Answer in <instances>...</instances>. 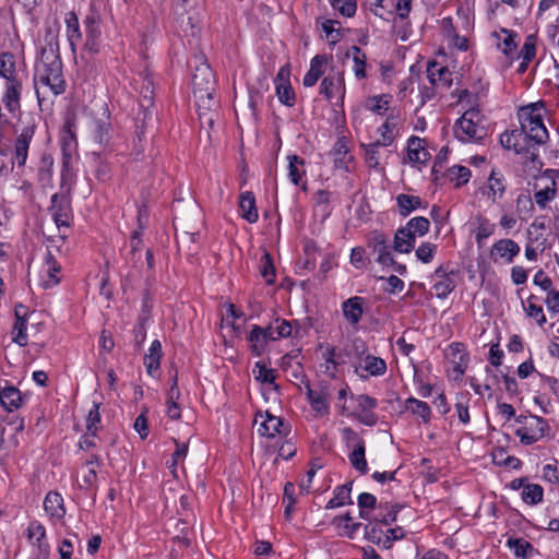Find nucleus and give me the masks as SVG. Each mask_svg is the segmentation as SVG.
Wrapping results in <instances>:
<instances>
[{
  "mask_svg": "<svg viewBox=\"0 0 559 559\" xmlns=\"http://www.w3.org/2000/svg\"><path fill=\"white\" fill-rule=\"evenodd\" d=\"M277 80L280 81L276 85L278 100L286 106H293L295 104V93L289 82L283 79V69L278 72Z\"/></svg>",
  "mask_w": 559,
  "mask_h": 559,
  "instance_id": "nucleus-40",
  "label": "nucleus"
},
{
  "mask_svg": "<svg viewBox=\"0 0 559 559\" xmlns=\"http://www.w3.org/2000/svg\"><path fill=\"white\" fill-rule=\"evenodd\" d=\"M507 182L503 174L499 170L492 169L487 179L486 186L483 188V194L497 203L504 195Z\"/></svg>",
  "mask_w": 559,
  "mask_h": 559,
  "instance_id": "nucleus-16",
  "label": "nucleus"
},
{
  "mask_svg": "<svg viewBox=\"0 0 559 559\" xmlns=\"http://www.w3.org/2000/svg\"><path fill=\"white\" fill-rule=\"evenodd\" d=\"M333 9L342 15L350 17L356 13V0H331Z\"/></svg>",
  "mask_w": 559,
  "mask_h": 559,
  "instance_id": "nucleus-62",
  "label": "nucleus"
},
{
  "mask_svg": "<svg viewBox=\"0 0 559 559\" xmlns=\"http://www.w3.org/2000/svg\"><path fill=\"white\" fill-rule=\"evenodd\" d=\"M430 157L429 152L425 148L423 141L417 136L409 138L407 142V158L413 165L425 164Z\"/></svg>",
  "mask_w": 559,
  "mask_h": 559,
  "instance_id": "nucleus-24",
  "label": "nucleus"
},
{
  "mask_svg": "<svg viewBox=\"0 0 559 559\" xmlns=\"http://www.w3.org/2000/svg\"><path fill=\"white\" fill-rule=\"evenodd\" d=\"M544 103H532L519 110V120L523 135L534 145L544 144L548 139V131L543 121Z\"/></svg>",
  "mask_w": 559,
  "mask_h": 559,
  "instance_id": "nucleus-2",
  "label": "nucleus"
},
{
  "mask_svg": "<svg viewBox=\"0 0 559 559\" xmlns=\"http://www.w3.org/2000/svg\"><path fill=\"white\" fill-rule=\"evenodd\" d=\"M353 347L356 354L357 361L354 364V372L361 380L369 377H381L386 372V362L384 359L367 354V346L365 342L357 337L353 341Z\"/></svg>",
  "mask_w": 559,
  "mask_h": 559,
  "instance_id": "nucleus-4",
  "label": "nucleus"
},
{
  "mask_svg": "<svg viewBox=\"0 0 559 559\" xmlns=\"http://www.w3.org/2000/svg\"><path fill=\"white\" fill-rule=\"evenodd\" d=\"M368 247L371 249V253L374 255L376 262L383 266L393 264V258L390 251V246L386 237L383 234L376 233L369 239Z\"/></svg>",
  "mask_w": 559,
  "mask_h": 559,
  "instance_id": "nucleus-15",
  "label": "nucleus"
},
{
  "mask_svg": "<svg viewBox=\"0 0 559 559\" xmlns=\"http://www.w3.org/2000/svg\"><path fill=\"white\" fill-rule=\"evenodd\" d=\"M262 421L259 425L258 433L262 437L274 438L275 436H287L290 432V427L281 417L274 416L269 412L265 415L259 413Z\"/></svg>",
  "mask_w": 559,
  "mask_h": 559,
  "instance_id": "nucleus-12",
  "label": "nucleus"
},
{
  "mask_svg": "<svg viewBox=\"0 0 559 559\" xmlns=\"http://www.w3.org/2000/svg\"><path fill=\"white\" fill-rule=\"evenodd\" d=\"M239 209L241 217L249 223H255L259 218L255 206V198L252 192L246 191L240 194Z\"/></svg>",
  "mask_w": 559,
  "mask_h": 559,
  "instance_id": "nucleus-27",
  "label": "nucleus"
},
{
  "mask_svg": "<svg viewBox=\"0 0 559 559\" xmlns=\"http://www.w3.org/2000/svg\"><path fill=\"white\" fill-rule=\"evenodd\" d=\"M415 239L405 227H401L395 233L393 248L400 253H408L414 249Z\"/></svg>",
  "mask_w": 559,
  "mask_h": 559,
  "instance_id": "nucleus-36",
  "label": "nucleus"
},
{
  "mask_svg": "<svg viewBox=\"0 0 559 559\" xmlns=\"http://www.w3.org/2000/svg\"><path fill=\"white\" fill-rule=\"evenodd\" d=\"M66 26H67V38L70 44V47L74 51L76 45L82 39V33L80 29L79 19L76 14L71 11L66 14L64 17Z\"/></svg>",
  "mask_w": 559,
  "mask_h": 559,
  "instance_id": "nucleus-30",
  "label": "nucleus"
},
{
  "mask_svg": "<svg viewBox=\"0 0 559 559\" xmlns=\"http://www.w3.org/2000/svg\"><path fill=\"white\" fill-rule=\"evenodd\" d=\"M0 76L4 79V81H10L13 79H22L17 69L15 57L11 52H1L0 53Z\"/></svg>",
  "mask_w": 559,
  "mask_h": 559,
  "instance_id": "nucleus-31",
  "label": "nucleus"
},
{
  "mask_svg": "<svg viewBox=\"0 0 559 559\" xmlns=\"http://www.w3.org/2000/svg\"><path fill=\"white\" fill-rule=\"evenodd\" d=\"M320 94L326 99H333L340 96L342 99L345 95V81L343 72L340 70L331 69L329 74L323 78L320 85Z\"/></svg>",
  "mask_w": 559,
  "mask_h": 559,
  "instance_id": "nucleus-13",
  "label": "nucleus"
},
{
  "mask_svg": "<svg viewBox=\"0 0 559 559\" xmlns=\"http://www.w3.org/2000/svg\"><path fill=\"white\" fill-rule=\"evenodd\" d=\"M44 509L51 518L61 520L66 514L62 496L57 491H49L44 500Z\"/></svg>",
  "mask_w": 559,
  "mask_h": 559,
  "instance_id": "nucleus-26",
  "label": "nucleus"
},
{
  "mask_svg": "<svg viewBox=\"0 0 559 559\" xmlns=\"http://www.w3.org/2000/svg\"><path fill=\"white\" fill-rule=\"evenodd\" d=\"M27 320L19 319L15 320L12 334H13V342L16 343L20 346H26L27 345Z\"/></svg>",
  "mask_w": 559,
  "mask_h": 559,
  "instance_id": "nucleus-60",
  "label": "nucleus"
},
{
  "mask_svg": "<svg viewBox=\"0 0 559 559\" xmlns=\"http://www.w3.org/2000/svg\"><path fill=\"white\" fill-rule=\"evenodd\" d=\"M23 123L24 126L22 127L14 144V158L19 167H23L26 163L29 144L37 127L34 118H29Z\"/></svg>",
  "mask_w": 559,
  "mask_h": 559,
  "instance_id": "nucleus-8",
  "label": "nucleus"
},
{
  "mask_svg": "<svg viewBox=\"0 0 559 559\" xmlns=\"http://www.w3.org/2000/svg\"><path fill=\"white\" fill-rule=\"evenodd\" d=\"M288 159V178L295 185L298 186L305 175V160L297 155H289Z\"/></svg>",
  "mask_w": 559,
  "mask_h": 559,
  "instance_id": "nucleus-44",
  "label": "nucleus"
},
{
  "mask_svg": "<svg viewBox=\"0 0 559 559\" xmlns=\"http://www.w3.org/2000/svg\"><path fill=\"white\" fill-rule=\"evenodd\" d=\"M330 388L322 382L318 388L306 384V397L317 416L323 417L330 414Z\"/></svg>",
  "mask_w": 559,
  "mask_h": 559,
  "instance_id": "nucleus-7",
  "label": "nucleus"
},
{
  "mask_svg": "<svg viewBox=\"0 0 559 559\" xmlns=\"http://www.w3.org/2000/svg\"><path fill=\"white\" fill-rule=\"evenodd\" d=\"M48 211L56 224L60 229L61 227H69L73 218L71 200L64 193H55L50 199V206Z\"/></svg>",
  "mask_w": 559,
  "mask_h": 559,
  "instance_id": "nucleus-6",
  "label": "nucleus"
},
{
  "mask_svg": "<svg viewBox=\"0 0 559 559\" xmlns=\"http://www.w3.org/2000/svg\"><path fill=\"white\" fill-rule=\"evenodd\" d=\"M34 81L35 84H41L49 88L55 96L66 92L67 83L63 78L59 45L57 38L51 34L46 35L45 43L40 46Z\"/></svg>",
  "mask_w": 559,
  "mask_h": 559,
  "instance_id": "nucleus-1",
  "label": "nucleus"
},
{
  "mask_svg": "<svg viewBox=\"0 0 559 559\" xmlns=\"http://www.w3.org/2000/svg\"><path fill=\"white\" fill-rule=\"evenodd\" d=\"M427 78L430 84L436 87L449 88L452 84V72L445 67H440L437 62L429 63Z\"/></svg>",
  "mask_w": 559,
  "mask_h": 559,
  "instance_id": "nucleus-20",
  "label": "nucleus"
},
{
  "mask_svg": "<svg viewBox=\"0 0 559 559\" xmlns=\"http://www.w3.org/2000/svg\"><path fill=\"white\" fill-rule=\"evenodd\" d=\"M396 202L399 205V212L404 217L408 216L413 211L423 205V201L419 197L403 193L397 195Z\"/></svg>",
  "mask_w": 559,
  "mask_h": 559,
  "instance_id": "nucleus-43",
  "label": "nucleus"
},
{
  "mask_svg": "<svg viewBox=\"0 0 559 559\" xmlns=\"http://www.w3.org/2000/svg\"><path fill=\"white\" fill-rule=\"evenodd\" d=\"M395 122L392 118H388L384 123H382L378 132L381 135V139L377 140V143H380L382 146H390L393 143V130L395 128Z\"/></svg>",
  "mask_w": 559,
  "mask_h": 559,
  "instance_id": "nucleus-55",
  "label": "nucleus"
},
{
  "mask_svg": "<svg viewBox=\"0 0 559 559\" xmlns=\"http://www.w3.org/2000/svg\"><path fill=\"white\" fill-rule=\"evenodd\" d=\"M343 433L346 436L347 440L355 441L354 449L348 455L352 466L360 474H366L369 468L366 461L365 441L349 427L344 428Z\"/></svg>",
  "mask_w": 559,
  "mask_h": 559,
  "instance_id": "nucleus-10",
  "label": "nucleus"
},
{
  "mask_svg": "<svg viewBox=\"0 0 559 559\" xmlns=\"http://www.w3.org/2000/svg\"><path fill=\"white\" fill-rule=\"evenodd\" d=\"M507 544L518 558L526 559L533 555V545L523 538H510Z\"/></svg>",
  "mask_w": 559,
  "mask_h": 559,
  "instance_id": "nucleus-47",
  "label": "nucleus"
},
{
  "mask_svg": "<svg viewBox=\"0 0 559 559\" xmlns=\"http://www.w3.org/2000/svg\"><path fill=\"white\" fill-rule=\"evenodd\" d=\"M455 138L463 143H478L488 135L485 117L476 108L466 110L454 123Z\"/></svg>",
  "mask_w": 559,
  "mask_h": 559,
  "instance_id": "nucleus-3",
  "label": "nucleus"
},
{
  "mask_svg": "<svg viewBox=\"0 0 559 559\" xmlns=\"http://www.w3.org/2000/svg\"><path fill=\"white\" fill-rule=\"evenodd\" d=\"M94 140L100 145L108 144L110 140V123L105 120L95 122Z\"/></svg>",
  "mask_w": 559,
  "mask_h": 559,
  "instance_id": "nucleus-57",
  "label": "nucleus"
},
{
  "mask_svg": "<svg viewBox=\"0 0 559 559\" xmlns=\"http://www.w3.org/2000/svg\"><path fill=\"white\" fill-rule=\"evenodd\" d=\"M22 396L19 389L13 385L0 390V404L8 412H13L21 406Z\"/></svg>",
  "mask_w": 559,
  "mask_h": 559,
  "instance_id": "nucleus-29",
  "label": "nucleus"
},
{
  "mask_svg": "<svg viewBox=\"0 0 559 559\" xmlns=\"http://www.w3.org/2000/svg\"><path fill=\"white\" fill-rule=\"evenodd\" d=\"M433 285L432 289L436 293L437 298H447L455 288V272L453 270L448 271L443 265L436 269L433 273Z\"/></svg>",
  "mask_w": 559,
  "mask_h": 559,
  "instance_id": "nucleus-14",
  "label": "nucleus"
},
{
  "mask_svg": "<svg viewBox=\"0 0 559 559\" xmlns=\"http://www.w3.org/2000/svg\"><path fill=\"white\" fill-rule=\"evenodd\" d=\"M379 524L380 523L374 520L373 523L365 525V536L369 542L382 546L385 549H390V540Z\"/></svg>",
  "mask_w": 559,
  "mask_h": 559,
  "instance_id": "nucleus-35",
  "label": "nucleus"
},
{
  "mask_svg": "<svg viewBox=\"0 0 559 559\" xmlns=\"http://www.w3.org/2000/svg\"><path fill=\"white\" fill-rule=\"evenodd\" d=\"M43 166L38 170V181L41 187H52V160L49 158L43 159Z\"/></svg>",
  "mask_w": 559,
  "mask_h": 559,
  "instance_id": "nucleus-63",
  "label": "nucleus"
},
{
  "mask_svg": "<svg viewBox=\"0 0 559 559\" xmlns=\"http://www.w3.org/2000/svg\"><path fill=\"white\" fill-rule=\"evenodd\" d=\"M391 96L389 95H376L367 98L365 108L377 115H384L390 105Z\"/></svg>",
  "mask_w": 559,
  "mask_h": 559,
  "instance_id": "nucleus-49",
  "label": "nucleus"
},
{
  "mask_svg": "<svg viewBox=\"0 0 559 559\" xmlns=\"http://www.w3.org/2000/svg\"><path fill=\"white\" fill-rule=\"evenodd\" d=\"M430 222L428 218L424 216H416L411 218L405 228L407 229V233H411L415 238L421 237L426 235L429 231Z\"/></svg>",
  "mask_w": 559,
  "mask_h": 559,
  "instance_id": "nucleus-51",
  "label": "nucleus"
},
{
  "mask_svg": "<svg viewBox=\"0 0 559 559\" xmlns=\"http://www.w3.org/2000/svg\"><path fill=\"white\" fill-rule=\"evenodd\" d=\"M252 373L257 381L271 384L274 391L280 392V385L275 383L276 373L274 369H269L263 362L258 361L254 365Z\"/></svg>",
  "mask_w": 559,
  "mask_h": 559,
  "instance_id": "nucleus-39",
  "label": "nucleus"
},
{
  "mask_svg": "<svg viewBox=\"0 0 559 559\" xmlns=\"http://www.w3.org/2000/svg\"><path fill=\"white\" fill-rule=\"evenodd\" d=\"M496 226L486 217H477L475 240L478 247H483L486 240L495 233Z\"/></svg>",
  "mask_w": 559,
  "mask_h": 559,
  "instance_id": "nucleus-45",
  "label": "nucleus"
},
{
  "mask_svg": "<svg viewBox=\"0 0 559 559\" xmlns=\"http://www.w3.org/2000/svg\"><path fill=\"white\" fill-rule=\"evenodd\" d=\"M261 275L266 284L271 285L275 280V267L269 252H265L261 258Z\"/></svg>",
  "mask_w": 559,
  "mask_h": 559,
  "instance_id": "nucleus-58",
  "label": "nucleus"
},
{
  "mask_svg": "<svg viewBox=\"0 0 559 559\" xmlns=\"http://www.w3.org/2000/svg\"><path fill=\"white\" fill-rule=\"evenodd\" d=\"M99 406L100 403L93 402V406L88 411V414L86 416V430L91 431L92 433H97L98 430L102 428Z\"/></svg>",
  "mask_w": 559,
  "mask_h": 559,
  "instance_id": "nucleus-54",
  "label": "nucleus"
},
{
  "mask_svg": "<svg viewBox=\"0 0 559 559\" xmlns=\"http://www.w3.org/2000/svg\"><path fill=\"white\" fill-rule=\"evenodd\" d=\"M437 252V246L431 242L421 243L415 251L416 258L423 263H429L432 261Z\"/></svg>",
  "mask_w": 559,
  "mask_h": 559,
  "instance_id": "nucleus-64",
  "label": "nucleus"
},
{
  "mask_svg": "<svg viewBox=\"0 0 559 559\" xmlns=\"http://www.w3.org/2000/svg\"><path fill=\"white\" fill-rule=\"evenodd\" d=\"M534 211V199L528 193H520L516 198V212L521 219L532 215Z\"/></svg>",
  "mask_w": 559,
  "mask_h": 559,
  "instance_id": "nucleus-53",
  "label": "nucleus"
},
{
  "mask_svg": "<svg viewBox=\"0 0 559 559\" xmlns=\"http://www.w3.org/2000/svg\"><path fill=\"white\" fill-rule=\"evenodd\" d=\"M162 357V344L158 340H154L151 343L148 353L144 356V365L150 376H154V372L158 370Z\"/></svg>",
  "mask_w": 559,
  "mask_h": 559,
  "instance_id": "nucleus-32",
  "label": "nucleus"
},
{
  "mask_svg": "<svg viewBox=\"0 0 559 559\" xmlns=\"http://www.w3.org/2000/svg\"><path fill=\"white\" fill-rule=\"evenodd\" d=\"M192 85L198 102L203 100L204 97L209 100L212 99L213 73L207 64H202L195 69L192 75Z\"/></svg>",
  "mask_w": 559,
  "mask_h": 559,
  "instance_id": "nucleus-9",
  "label": "nucleus"
},
{
  "mask_svg": "<svg viewBox=\"0 0 559 559\" xmlns=\"http://www.w3.org/2000/svg\"><path fill=\"white\" fill-rule=\"evenodd\" d=\"M328 58L324 55H317L310 61V68L302 79V84L306 87L314 86L324 73Z\"/></svg>",
  "mask_w": 559,
  "mask_h": 559,
  "instance_id": "nucleus-22",
  "label": "nucleus"
},
{
  "mask_svg": "<svg viewBox=\"0 0 559 559\" xmlns=\"http://www.w3.org/2000/svg\"><path fill=\"white\" fill-rule=\"evenodd\" d=\"M61 271L60 264L57 262L51 252H47L45 258V273L47 278L44 280V287L48 288L59 283L58 274Z\"/></svg>",
  "mask_w": 559,
  "mask_h": 559,
  "instance_id": "nucleus-37",
  "label": "nucleus"
},
{
  "mask_svg": "<svg viewBox=\"0 0 559 559\" xmlns=\"http://www.w3.org/2000/svg\"><path fill=\"white\" fill-rule=\"evenodd\" d=\"M520 246L514 240L507 238L496 241L492 246L491 253L511 263L514 257L520 253Z\"/></svg>",
  "mask_w": 559,
  "mask_h": 559,
  "instance_id": "nucleus-25",
  "label": "nucleus"
},
{
  "mask_svg": "<svg viewBox=\"0 0 559 559\" xmlns=\"http://www.w3.org/2000/svg\"><path fill=\"white\" fill-rule=\"evenodd\" d=\"M342 313L352 325H357L364 313V298L354 296L342 304Z\"/></svg>",
  "mask_w": 559,
  "mask_h": 559,
  "instance_id": "nucleus-21",
  "label": "nucleus"
},
{
  "mask_svg": "<svg viewBox=\"0 0 559 559\" xmlns=\"http://www.w3.org/2000/svg\"><path fill=\"white\" fill-rule=\"evenodd\" d=\"M545 179L547 180V183L545 185V187L535 191L534 197H533L534 204H536L538 206V209H540V210L548 209L550 202L557 195V183H556L555 179L549 176H547Z\"/></svg>",
  "mask_w": 559,
  "mask_h": 559,
  "instance_id": "nucleus-23",
  "label": "nucleus"
},
{
  "mask_svg": "<svg viewBox=\"0 0 559 559\" xmlns=\"http://www.w3.org/2000/svg\"><path fill=\"white\" fill-rule=\"evenodd\" d=\"M248 342L250 343L252 353L255 356H261L266 346L265 332L263 328L253 325L248 335Z\"/></svg>",
  "mask_w": 559,
  "mask_h": 559,
  "instance_id": "nucleus-42",
  "label": "nucleus"
},
{
  "mask_svg": "<svg viewBox=\"0 0 559 559\" xmlns=\"http://www.w3.org/2000/svg\"><path fill=\"white\" fill-rule=\"evenodd\" d=\"M528 141L523 135V131L515 129L511 132H506L501 135V144L503 147L508 150H513L515 153L520 154L527 150L524 145V143Z\"/></svg>",
  "mask_w": 559,
  "mask_h": 559,
  "instance_id": "nucleus-28",
  "label": "nucleus"
},
{
  "mask_svg": "<svg viewBox=\"0 0 559 559\" xmlns=\"http://www.w3.org/2000/svg\"><path fill=\"white\" fill-rule=\"evenodd\" d=\"M22 91V79L4 81V90L1 97V102L4 105L5 109L13 116L21 111Z\"/></svg>",
  "mask_w": 559,
  "mask_h": 559,
  "instance_id": "nucleus-11",
  "label": "nucleus"
},
{
  "mask_svg": "<svg viewBox=\"0 0 559 559\" xmlns=\"http://www.w3.org/2000/svg\"><path fill=\"white\" fill-rule=\"evenodd\" d=\"M357 504L359 507V516L364 520H369L371 510L377 507V498L369 492H362L358 496Z\"/></svg>",
  "mask_w": 559,
  "mask_h": 559,
  "instance_id": "nucleus-52",
  "label": "nucleus"
},
{
  "mask_svg": "<svg viewBox=\"0 0 559 559\" xmlns=\"http://www.w3.org/2000/svg\"><path fill=\"white\" fill-rule=\"evenodd\" d=\"M85 26V49L93 55H96L100 51L102 46V31L98 21L95 16H87L84 21Z\"/></svg>",
  "mask_w": 559,
  "mask_h": 559,
  "instance_id": "nucleus-17",
  "label": "nucleus"
},
{
  "mask_svg": "<svg viewBox=\"0 0 559 559\" xmlns=\"http://www.w3.org/2000/svg\"><path fill=\"white\" fill-rule=\"evenodd\" d=\"M353 481L346 483L343 486H338L334 490V497L331 498L326 504V509H335L345 504H352L350 491Z\"/></svg>",
  "mask_w": 559,
  "mask_h": 559,
  "instance_id": "nucleus-33",
  "label": "nucleus"
},
{
  "mask_svg": "<svg viewBox=\"0 0 559 559\" xmlns=\"http://www.w3.org/2000/svg\"><path fill=\"white\" fill-rule=\"evenodd\" d=\"M515 421L521 424L515 430V436L524 445H531L542 440L550 430L546 419L536 415H520Z\"/></svg>",
  "mask_w": 559,
  "mask_h": 559,
  "instance_id": "nucleus-5",
  "label": "nucleus"
},
{
  "mask_svg": "<svg viewBox=\"0 0 559 559\" xmlns=\"http://www.w3.org/2000/svg\"><path fill=\"white\" fill-rule=\"evenodd\" d=\"M142 85H141V107L148 108L153 104V96H154V86H153V80L151 78L150 73H142L141 74Z\"/></svg>",
  "mask_w": 559,
  "mask_h": 559,
  "instance_id": "nucleus-50",
  "label": "nucleus"
},
{
  "mask_svg": "<svg viewBox=\"0 0 559 559\" xmlns=\"http://www.w3.org/2000/svg\"><path fill=\"white\" fill-rule=\"evenodd\" d=\"M497 48L509 59H514L518 48V34L513 31L501 28L493 33Z\"/></svg>",
  "mask_w": 559,
  "mask_h": 559,
  "instance_id": "nucleus-18",
  "label": "nucleus"
},
{
  "mask_svg": "<svg viewBox=\"0 0 559 559\" xmlns=\"http://www.w3.org/2000/svg\"><path fill=\"white\" fill-rule=\"evenodd\" d=\"M445 356L453 366V371L457 376H462L465 372L468 357L464 344L452 343L445 350Z\"/></svg>",
  "mask_w": 559,
  "mask_h": 559,
  "instance_id": "nucleus-19",
  "label": "nucleus"
},
{
  "mask_svg": "<svg viewBox=\"0 0 559 559\" xmlns=\"http://www.w3.org/2000/svg\"><path fill=\"white\" fill-rule=\"evenodd\" d=\"M534 298L535 297L532 295L526 301L527 305H523L524 311L527 317L535 319L536 322L542 326L546 323V317L544 314L543 307L532 302Z\"/></svg>",
  "mask_w": 559,
  "mask_h": 559,
  "instance_id": "nucleus-59",
  "label": "nucleus"
},
{
  "mask_svg": "<svg viewBox=\"0 0 559 559\" xmlns=\"http://www.w3.org/2000/svg\"><path fill=\"white\" fill-rule=\"evenodd\" d=\"M521 498L526 504L536 506L544 499V488L538 484L527 481L521 492Z\"/></svg>",
  "mask_w": 559,
  "mask_h": 559,
  "instance_id": "nucleus-41",
  "label": "nucleus"
},
{
  "mask_svg": "<svg viewBox=\"0 0 559 559\" xmlns=\"http://www.w3.org/2000/svg\"><path fill=\"white\" fill-rule=\"evenodd\" d=\"M347 57H352L353 59V71L358 80H362L367 76L366 74V53L358 46H353L348 52Z\"/></svg>",
  "mask_w": 559,
  "mask_h": 559,
  "instance_id": "nucleus-34",
  "label": "nucleus"
},
{
  "mask_svg": "<svg viewBox=\"0 0 559 559\" xmlns=\"http://www.w3.org/2000/svg\"><path fill=\"white\" fill-rule=\"evenodd\" d=\"M380 512L376 515L378 523L390 525L396 521L397 513L401 510L399 504H389L388 502L379 504Z\"/></svg>",
  "mask_w": 559,
  "mask_h": 559,
  "instance_id": "nucleus-46",
  "label": "nucleus"
},
{
  "mask_svg": "<svg viewBox=\"0 0 559 559\" xmlns=\"http://www.w3.org/2000/svg\"><path fill=\"white\" fill-rule=\"evenodd\" d=\"M333 153L335 155V167L337 168H345L348 170L346 166V156L348 154V146L346 142L343 139H338L333 147Z\"/></svg>",
  "mask_w": 559,
  "mask_h": 559,
  "instance_id": "nucleus-61",
  "label": "nucleus"
},
{
  "mask_svg": "<svg viewBox=\"0 0 559 559\" xmlns=\"http://www.w3.org/2000/svg\"><path fill=\"white\" fill-rule=\"evenodd\" d=\"M536 56V37L534 35H528L525 38V41L518 52L516 57L519 59L525 60L526 62H531Z\"/></svg>",
  "mask_w": 559,
  "mask_h": 559,
  "instance_id": "nucleus-56",
  "label": "nucleus"
},
{
  "mask_svg": "<svg viewBox=\"0 0 559 559\" xmlns=\"http://www.w3.org/2000/svg\"><path fill=\"white\" fill-rule=\"evenodd\" d=\"M405 409L421 418L425 424L430 421L431 409L430 406L424 401L417 400L415 397H408L405 401Z\"/></svg>",
  "mask_w": 559,
  "mask_h": 559,
  "instance_id": "nucleus-38",
  "label": "nucleus"
},
{
  "mask_svg": "<svg viewBox=\"0 0 559 559\" xmlns=\"http://www.w3.org/2000/svg\"><path fill=\"white\" fill-rule=\"evenodd\" d=\"M471 169L465 166L455 165L448 169L447 177L455 187L460 188L469 181Z\"/></svg>",
  "mask_w": 559,
  "mask_h": 559,
  "instance_id": "nucleus-48",
  "label": "nucleus"
}]
</instances>
